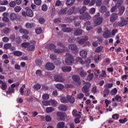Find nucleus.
<instances>
[{
	"mask_svg": "<svg viewBox=\"0 0 128 128\" xmlns=\"http://www.w3.org/2000/svg\"><path fill=\"white\" fill-rule=\"evenodd\" d=\"M76 8L74 7L70 8L68 11V14H73V12H74Z\"/></svg>",
	"mask_w": 128,
	"mask_h": 128,
	"instance_id": "nucleus-44",
	"label": "nucleus"
},
{
	"mask_svg": "<svg viewBox=\"0 0 128 128\" xmlns=\"http://www.w3.org/2000/svg\"><path fill=\"white\" fill-rule=\"evenodd\" d=\"M100 13H98L95 16H94V22L96 24V26H100L104 22V19L102 18L100 16Z\"/></svg>",
	"mask_w": 128,
	"mask_h": 128,
	"instance_id": "nucleus-3",
	"label": "nucleus"
},
{
	"mask_svg": "<svg viewBox=\"0 0 128 128\" xmlns=\"http://www.w3.org/2000/svg\"><path fill=\"white\" fill-rule=\"evenodd\" d=\"M56 88L58 90H62L64 88V86L62 84H58L56 85Z\"/></svg>",
	"mask_w": 128,
	"mask_h": 128,
	"instance_id": "nucleus-38",
	"label": "nucleus"
},
{
	"mask_svg": "<svg viewBox=\"0 0 128 128\" xmlns=\"http://www.w3.org/2000/svg\"><path fill=\"white\" fill-rule=\"evenodd\" d=\"M60 102L63 104H68V96H66V98L62 97L60 98Z\"/></svg>",
	"mask_w": 128,
	"mask_h": 128,
	"instance_id": "nucleus-30",
	"label": "nucleus"
},
{
	"mask_svg": "<svg viewBox=\"0 0 128 128\" xmlns=\"http://www.w3.org/2000/svg\"><path fill=\"white\" fill-rule=\"evenodd\" d=\"M78 71L80 72V76H82V78H84L86 76V72H84V70H82V68H80L78 70Z\"/></svg>",
	"mask_w": 128,
	"mask_h": 128,
	"instance_id": "nucleus-25",
	"label": "nucleus"
},
{
	"mask_svg": "<svg viewBox=\"0 0 128 128\" xmlns=\"http://www.w3.org/2000/svg\"><path fill=\"white\" fill-rule=\"evenodd\" d=\"M0 4H1V6H8V1L6 0L1 1Z\"/></svg>",
	"mask_w": 128,
	"mask_h": 128,
	"instance_id": "nucleus-51",
	"label": "nucleus"
},
{
	"mask_svg": "<svg viewBox=\"0 0 128 128\" xmlns=\"http://www.w3.org/2000/svg\"><path fill=\"white\" fill-rule=\"evenodd\" d=\"M54 78L56 82H64V78L62 76L55 75L54 76Z\"/></svg>",
	"mask_w": 128,
	"mask_h": 128,
	"instance_id": "nucleus-7",
	"label": "nucleus"
},
{
	"mask_svg": "<svg viewBox=\"0 0 128 128\" xmlns=\"http://www.w3.org/2000/svg\"><path fill=\"white\" fill-rule=\"evenodd\" d=\"M88 40V37L87 36H85L84 38L80 40V38H76V42L79 44H84L86 40Z\"/></svg>",
	"mask_w": 128,
	"mask_h": 128,
	"instance_id": "nucleus-8",
	"label": "nucleus"
},
{
	"mask_svg": "<svg viewBox=\"0 0 128 128\" xmlns=\"http://www.w3.org/2000/svg\"><path fill=\"white\" fill-rule=\"evenodd\" d=\"M116 92H118V90L116 89V88H114L111 91V94L112 96H114V94H116Z\"/></svg>",
	"mask_w": 128,
	"mask_h": 128,
	"instance_id": "nucleus-57",
	"label": "nucleus"
},
{
	"mask_svg": "<svg viewBox=\"0 0 128 128\" xmlns=\"http://www.w3.org/2000/svg\"><path fill=\"white\" fill-rule=\"evenodd\" d=\"M14 10L16 12H20L22 10V8L18 6H16L14 8Z\"/></svg>",
	"mask_w": 128,
	"mask_h": 128,
	"instance_id": "nucleus-46",
	"label": "nucleus"
},
{
	"mask_svg": "<svg viewBox=\"0 0 128 128\" xmlns=\"http://www.w3.org/2000/svg\"><path fill=\"white\" fill-rule=\"evenodd\" d=\"M80 54L82 58H86V56H88V52L84 50H82L80 52Z\"/></svg>",
	"mask_w": 128,
	"mask_h": 128,
	"instance_id": "nucleus-22",
	"label": "nucleus"
},
{
	"mask_svg": "<svg viewBox=\"0 0 128 128\" xmlns=\"http://www.w3.org/2000/svg\"><path fill=\"white\" fill-rule=\"evenodd\" d=\"M29 44L30 43L28 42H23L22 44V48H28V46Z\"/></svg>",
	"mask_w": 128,
	"mask_h": 128,
	"instance_id": "nucleus-63",
	"label": "nucleus"
},
{
	"mask_svg": "<svg viewBox=\"0 0 128 128\" xmlns=\"http://www.w3.org/2000/svg\"><path fill=\"white\" fill-rule=\"evenodd\" d=\"M42 10L43 12H46L48 10V5L46 4H44L41 7Z\"/></svg>",
	"mask_w": 128,
	"mask_h": 128,
	"instance_id": "nucleus-39",
	"label": "nucleus"
},
{
	"mask_svg": "<svg viewBox=\"0 0 128 128\" xmlns=\"http://www.w3.org/2000/svg\"><path fill=\"white\" fill-rule=\"evenodd\" d=\"M91 92L92 94H96V92H98V88H96V86H93L91 89Z\"/></svg>",
	"mask_w": 128,
	"mask_h": 128,
	"instance_id": "nucleus-47",
	"label": "nucleus"
},
{
	"mask_svg": "<svg viewBox=\"0 0 128 128\" xmlns=\"http://www.w3.org/2000/svg\"><path fill=\"white\" fill-rule=\"evenodd\" d=\"M68 47L71 50H78V46L76 44H70L69 45Z\"/></svg>",
	"mask_w": 128,
	"mask_h": 128,
	"instance_id": "nucleus-23",
	"label": "nucleus"
},
{
	"mask_svg": "<svg viewBox=\"0 0 128 128\" xmlns=\"http://www.w3.org/2000/svg\"><path fill=\"white\" fill-rule=\"evenodd\" d=\"M115 100L116 102H121L122 101V96L119 95H116L115 96Z\"/></svg>",
	"mask_w": 128,
	"mask_h": 128,
	"instance_id": "nucleus-58",
	"label": "nucleus"
},
{
	"mask_svg": "<svg viewBox=\"0 0 128 128\" xmlns=\"http://www.w3.org/2000/svg\"><path fill=\"white\" fill-rule=\"evenodd\" d=\"M86 104L88 106V108H94V104L90 102V100H88L86 101Z\"/></svg>",
	"mask_w": 128,
	"mask_h": 128,
	"instance_id": "nucleus-28",
	"label": "nucleus"
},
{
	"mask_svg": "<svg viewBox=\"0 0 128 128\" xmlns=\"http://www.w3.org/2000/svg\"><path fill=\"white\" fill-rule=\"evenodd\" d=\"M110 58H107L104 60L101 64V66H108V64H110Z\"/></svg>",
	"mask_w": 128,
	"mask_h": 128,
	"instance_id": "nucleus-17",
	"label": "nucleus"
},
{
	"mask_svg": "<svg viewBox=\"0 0 128 128\" xmlns=\"http://www.w3.org/2000/svg\"><path fill=\"white\" fill-rule=\"evenodd\" d=\"M112 36V34H110V31L107 30L106 32H104L103 34V37L104 38H109Z\"/></svg>",
	"mask_w": 128,
	"mask_h": 128,
	"instance_id": "nucleus-15",
	"label": "nucleus"
},
{
	"mask_svg": "<svg viewBox=\"0 0 128 128\" xmlns=\"http://www.w3.org/2000/svg\"><path fill=\"white\" fill-rule=\"evenodd\" d=\"M42 98L44 100H48V98H50V95L48 94H44Z\"/></svg>",
	"mask_w": 128,
	"mask_h": 128,
	"instance_id": "nucleus-55",
	"label": "nucleus"
},
{
	"mask_svg": "<svg viewBox=\"0 0 128 128\" xmlns=\"http://www.w3.org/2000/svg\"><path fill=\"white\" fill-rule=\"evenodd\" d=\"M120 20H122L121 22H115V24H116L118 26H124L128 24V21L126 20H124V18L122 17Z\"/></svg>",
	"mask_w": 128,
	"mask_h": 128,
	"instance_id": "nucleus-5",
	"label": "nucleus"
},
{
	"mask_svg": "<svg viewBox=\"0 0 128 128\" xmlns=\"http://www.w3.org/2000/svg\"><path fill=\"white\" fill-rule=\"evenodd\" d=\"M66 58L65 60V63L66 66H72L74 62V56L69 53L66 54Z\"/></svg>",
	"mask_w": 128,
	"mask_h": 128,
	"instance_id": "nucleus-1",
	"label": "nucleus"
},
{
	"mask_svg": "<svg viewBox=\"0 0 128 128\" xmlns=\"http://www.w3.org/2000/svg\"><path fill=\"white\" fill-rule=\"evenodd\" d=\"M42 28H37L36 30V34H42Z\"/></svg>",
	"mask_w": 128,
	"mask_h": 128,
	"instance_id": "nucleus-61",
	"label": "nucleus"
},
{
	"mask_svg": "<svg viewBox=\"0 0 128 128\" xmlns=\"http://www.w3.org/2000/svg\"><path fill=\"white\" fill-rule=\"evenodd\" d=\"M118 118H120V114H114L112 116V118L114 120H118Z\"/></svg>",
	"mask_w": 128,
	"mask_h": 128,
	"instance_id": "nucleus-60",
	"label": "nucleus"
},
{
	"mask_svg": "<svg viewBox=\"0 0 128 128\" xmlns=\"http://www.w3.org/2000/svg\"><path fill=\"white\" fill-rule=\"evenodd\" d=\"M9 6L10 8H14L16 6V2L14 1H11L9 3Z\"/></svg>",
	"mask_w": 128,
	"mask_h": 128,
	"instance_id": "nucleus-59",
	"label": "nucleus"
},
{
	"mask_svg": "<svg viewBox=\"0 0 128 128\" xmlns=\"http://www.w3.org/2000/svg\"><path fill=\"white\" fill-rule=\"evenodd\" d=\"M26 10L23 11L22 12V14L24 16H29V18H32L34 16V12L32 10L30 9L29 8H26Z\"/></svg>",
	"mask_w": 128,
	"mask_h": 128,
	"instance_id": "nucleus-4",
	"label": "nucleus"
},
{
	"mask_svg": "<svg viewBox=\"0 0 128 128\" xmlns=\"http://www.w3.org/2000/svg\"><path fill=\"white\" fill-rule=\"evenodd\" d=\"M42 104L43 106H50V100L42 101Z\"/></svg>",
	"mask_w": 128,
	"mask_h": 128,
	"instance_id": "nucleus-36",
	"label": "nucleus"
},
{
	"mask_svg": "<svg viewBox=\"0 0 128 128\" xmlns=\"http://www.w3.org/2000/svg\"><path fill=\"white\" fill-rule=\"evenodd\" d=\"M124 6H121L119 8V10H118V14L119 16H122L124 12Z\"/></svg>",
	"mask_w": 128,
	"mask_h": 128,
	"instance_id": "nucleus-32",
	"label": "nucleus"
},
{
	"mask_svg": "<svg viewBox=\"0 0 128 128\" xmlns=\"http://www.w3.org/2000/svg\"><path fill=\"white\" fill-rule=\"evenodd\" d=\"M13 54H14V56H20L22 54V52L20 51H14L13 52Z\"/></svg>",
	"mask_w": 128,
	"mask_h": 128,
	"instance_id": "nucleus-35",
	"label": "nucleus"
},
{
	"mask_svg": "<svg viewBox=\"0 0 128 128\" xmlns=\"http://www.w3.org/2000/svg\"><path fill=\"white\" fill-rule=\"evenodd\" d=\"M19 32L20 34H28V30L22 28V26L19 25Z\"/></svg>",
	"mask_w": 128,
	"mask_h": 128,
	"instance_id": "nucleus-12",
	"label": "nucleus"
},
{
	"mask_svg": "<svg viewBox=\"0 0 128 128\" xmlns=\"http://www.w3.org/2000/svg\"><path fill=\"white\" fill-rule=\"evenodd\" d=\"M64 52V49H55L54 50V52L56 54H62V52Z\"/></svg>",
	"mask_w": 128,
	"mask_h": 128,
	"instance_id": "nucleus-37",
	"label": "nucleus"
},
{
	"mask_svg": "<svg viewBox=\"0 0 128 128\" xmlns=\"http://www.w3.org/2000/svg\"><path fill=\"white\" fill-rule=\"evenodd\" d=\"M118 14L114 13L111 14L110 20L112 22H114V20H116L118 19Z\"/></svg>",
	"mask_w": 128,
	"mask_h": 128,
	"instance_id": "nucleus-14",
	"label": "nucleus"
},
{
	"mask_svg": "<svg viewBox=\"0 0 128 128\" xmlns=\"http://www.w3.org/2000/svg\"><path fill=\"white\" fill-rule=\"evenodd\" d=\"M2 40L4 42H8L10 40V38L6 36H4L2 38Z\"/></svg>",
	"mask_w": 128,
	"mask_h": 128,
	"instance_id": "nucleus-64",
	"label": "nucleus"
},
{
	"mask_svg": "<svg viewBox=\"0 0 128 128\" xmlns=\"http://www.w3.org/2000/svg\"><path fill=\"white\" fill-rule=\"evenodd\" d=\"M55 109L52 107H48L46 108V112L48 114H50V112H54Z\"/></svg>",
	"mask_w": 128,
	"mask_h": 128,
	"instance_id": "nucleus-31",
	"label": "nucleus"
},
{
	"mask_svg": "<svg viewBox=\"0 0 128 128\" xmlns=\"http://www.w3.org/2000/svg\"><path fill=\"white\" fill-rule=\"evenodd\" d=\"M62 70L64 72H72V67L70 66H64L62 68Z\"/></svg>",
	"mask_w": 128,
	"mask_h": 128,
	"instance_id": "nucleus-13",
	"label": "nucleus"
},
{
	"mask_svg": "<svg viewBox=\"0 0 128 128\" xmlns=\"http://www.w3.org/2000/svg\"><path fill=\"white\" fill-rule=\"evenodd\" d=\"M3 32L6 34H10V30L8 28H5L3 30Z\"/></svg>",
	"mask_w": 128,
	"mask_h": 128,
	"instance_id": "nucleus-45",
	"label": "nucleus"
},
{
	"mask_svg": "<svg viewBox=\"0 0 128 128\" xmlns=\"http://www.w3.org/2000/svg\"><path fill=\"white\" fill-rule=\"evenodd\" d=\"M75 1L76 0H67L66 2V6H72Z\"/></svg>",
	"mask_w": 128,
	"mask_h": 128,
	"instance_id": "nucleus-41",
	"label": "nucleus"
},
{
	"mask_svg": "<svg viewBox=\"0 0 128 128\" xmlns=\"http://www.w3.org/2000/svg\"><path fill=\"white\" fill-rule=\"evenodd\" d=\"M68 108H66V105H60V106H59L58 107V110H66V109Z\"/></svg>",
	"mask_w": 128,
	"mask_h": 128,
	"instance_id": "nucleus-34",
	"label": "nucleus"
},
{
	"mask_svg": "<svg viewBox=\"0 0 128 128\" xmlns=\"http://www.w3.org/2000/svg\"><path fill=\"white\" fill-rule=\"evenodd\" d=\"M57 128H68V126H64V122H59L57 124Z\"/></svg>",
	"mask_w": 128,
	"mask_h": 128,
	"instance_id": "nucleus-19",
	"label": "nucleus"
},
{
	"mask_svg": "<svg viewBox=\"0 0 128 128\" xmlns=\"http://www.w3.org/2000/svg\"><path fill=\"white\" fill-rule=\"evenodd\" d=\"M41 88H42V86L40 84H36L34 86V90H40Z\"/></svg>",
	"mask_w": 128,
	"mask_h": 128,
	"instance_id": "nucleus-52",
	"label": "nucleus"
},
{
	"mask_svg": "<svg viewBox=\"0 0 128 128\" xmlns=\"http://www.w3.org/2000/svg\"><path fill=\"white\" fill-rule=\"evenodd\" d=\"M72 79L74 82H80V76L78 75H74L72 76Z\"/></svg>",
	"mask_w": 128,
	"mask_h": 128,
	"instance_id": "nucleus-33",
	"label": "nucleus"
},
{
	"mask_svg": "<svg viewBox=\"0 0 128 128\" xmlns=\"http://www.w3.org/2000/svg\"><path fill=\"white\" fill-rule=\"evenodd\" d=\"M54 65L50 62L47 63L46 66V68L48 70H54Z\"/></svg>",
	"mask_w": 128,
	"mask_h": 128,
	"instance_id": "nucleus-9",
	"label": "nucleus"
},
{
	"mask_svg": "<svg viewBox=\"0 0 128 128\" xmlns=\"http://www.w3.org/2000/svg\"><path fill=\"white\" fill-rule=\"evenodd\" d=\"M80 20H90L92 18V16H90V14H88V13L86 12L84 13V14L80 16Z\"/></svg>",
	"mask_w": 128,
	"mask_h": 128,
	"instance_id": "nucleus-6",
	"label": "nucleus"
},
{
	"mask_svg": "<svg viewBox=\"0 0 128 128\" xmlns=\"http://www.w3.org/2000/svg\"><path fill=\"white\" fill-rule=\"evenodd\" d=\"M36 48V46L32 44H30V43H29V45H28L27 50H28L32 51L34 50Z\"/></svg>",
	"mask_w": 128,
	"mask_h": 128,
	"instance_id": "nucleus-26",
	"label": "nucleus"
},
{
	"mask_svg": "<svg viewBox=\"0 0 128 128\" xmlns=\"http://www.w3.org/2000/svg\"><path fill=\"white\" fill-rule=\"evenodd\" d=\"M122 4V1H120H120H118L117 4H116V6H112L111 8L110 12H114V10H116V8H118V6H120Z\"/></svg>",
	"mask_w": 128,
	"mask_h": 128,
	"instance_id": "nucleus-11",
	"label": "nucleus"
},
{
	"mask_svg": "<svg viewBox=\"0 0 128 128\" xmlns=\"http://www.w3.org/2000/svg\"><path fill=\"white\" fill-rule=\"evenodd\" d=\"M76 60L77 62H80V64H86L87 66L88 64H90V63H87L86 62L84 63V62H82V58L80 57H77Z\"/></svg>",
	"mask_w": 128,
	"mask_h": 128,
	"instance_id": "nucleus-20",
	"label": "nucleus"
},
{
	"mask_svg": "<svg viewBox=\"0 0 128 128\" xmlns=\"http://www.w3.org/2000/svg\"><path fill=\"white\" fill-rule=\"evenodd\" d=\"M8 88V84L4 82L2 84V90H4Z\"/></svg>",
	"mask_w": 128,
	"mask_h": 128,
	"instance_id": "nucleus-50",
	"label": "nucleus"
},
{
	"mask_svg": "<svg viewBox=\"0 0 128 128\" xmlns=\"http://www.w3.org/2000/svg\"><path fill=\"white\" fill-rule=\"evenodd\" d=\"M82 34V30H76L74 32V34L75 36H80Z\"/></svg>",
	"mask_w": 128,
	"mask_h": 128,
	"instance_id": "nucleus-40",
	"label": "nucleus"
},
{
	"mask_svg": "<svg viewBox=\"0 0 128 128\" xmlns=\"http://www.w3.org/2000/svg\"><path fill=\"white\" fill-rule=\"evenodd\" d=\"M100 76H101L102 78H106V70H102Z\"/></svg>",
	"mask_w": 128,
	"mask_h": 128,
	"instance_id": "nucleus-54",
	"label": "nucleus"
},
{
	"mask_svg": "<svg viewBox=\"0 0 128 128\" xmlns=\"http://www.w3.org/2000/svg\"><path fill=\"white\" fill-rule=\"evenodd\" d=\"M67 98L68 100V102H70V104H74V98L72 96H67Z\"/></svg>",
	"mask_w": 128,
	"mask_h": 128,
	"instance_id": "nucleus-27",
	"label": "nucleus"
},
{
	"mask_svg": "<svg viewBox=\"0 0 128 128\" xmlns=\"http://www.w3.org/2000/svg\"><path fill=\"white\" fill-rule=\"evenodd\" d=\"M80 112H78L76 110H74L72 114L74 116H76V118H80Z\"/></svg>",
	"mask_w": 128,
	"mask_h": 128,
	"instance_id": "nucleus-24",
	"label": "nucleus"
},
{
	"mask_svg": "<svg viewBox=\"0 0 128 128\" xmlns=\"http://www.w3.org/2000/svg\"><path fill=\"white\" fill-rule=\"evenodd\" d=\"M26 88V84H23L22 86L20 88V92L22 96H24V90Z\"/></svg>",
	"mask_w": 128,
	"mask_h": 128,
	"instance_id": "nucleus-48",
	"label": "nucleus"
},
{
	"mask_svg": "<svg viewBox=\"0 0 128 128\" xmlns=\"http://www.w3.org/2000/svg\"><path fill=\"white\" fill-rule=\"evenodd\" d=\"M90 83L88 82H86L84 84V86L82 88V92L84 94H85L86 96H90Z\"/></svg>",
	"mask_w": 128,
	"mask_h": 128,
	"instance_id": "nucleus-2",
	"label": "nucleus"
},
{
	"mask_svg": "<svg viewBox=\"0 0 128 128\" xmlns=\"http://www.w3.org/2000/svg\"><path fill=\"white\" fill-rule=\"evenodd\" d=\"M62 28V30L64 32H72V29L71 28H66V24H62L61 25Z\"/></svg>",
	"mask_w": 128,
	"mask_h": 128,
	"instance_id": "nucleus-10",
	"label": "nucleus"
},
{
	"mask_svg": "<svg viewBox=\"0 0 128 128\" xmlns=\"http://www.w3.org/2000/svg\"><path fill=\"white\" fill-rule=\"evenodd\" d=\"M10 18L11 20H16L18 18V16L15 13H11L10 15Z\"/></svg>",
	"mask_w": 128,
	"mask_h": 128,
	"instance_id": "nucleus-21",
	"label": "nucleus"
},
{
	"mask_svg": "<svg viewBox=\"0 0 128 128\" xmlns=\"http://www.w3.org/2000/svg\"><path fill=\"white\" fill-rule=\"evenodd\" d=\"M4 50H10L12 48V44H6L4 45Z\"/></svg>",
	"mask_w": 128,
	"mask_h": 128,
	"instance_id": "nucleus-43",
	"label": "nucleus"
},
{
	"mask_svg": "<svg viewBox=\"0 0 128 128\" xmlns=\"http://www.w3.org/2000/svg\"><path fill=\"white\" fill-rule=\"evenodd\" d=\"M50 104L52 106H56V105L58 104V102L55 100H50Z\"/></svg>",
	"mask_w": 128,
	"mask_h": 128,
	"instance_id": "nucleus-42",
	"label": "nucleus"
},
{
	"mask_svg": "<svg viewBox=\"0 0 128 128\" xmlns=\"http://www.w3.org/2000/svg\"><path fill=\"white\" fill-rule=\"evenodd\" d=\"M104 86L105 88H112V84H106Z\"/></svg>",
	"mask_w": 128,
	"mask_h": 128,
	"instance_id": "nucleus-62",
	"label": "nucleus"
},
{
	"mask_svg": "<svg viewBox=\"0 0 128 128\" xmlns=\"http://www.w3.org/2000/svg\"><path fill=\"white\" fill-rule=\"evenodd\" d=\"M42 0H34V4L36 6H40L42 4Z\"/></svg>",
	"mask_w": 128,
	"mask_h": 128,
	"instance_id": "nucleus-53",
	"label": "nucleus"
},
{
	"mask_svg": "<svg viewBox=\"0 0 128 128\" xmlns=\"http://www.w3.org/2000/svg\"><path fill=\"white\" fill-rule=\"evenodd\" d=\"M25 26H26V28L30 30V28H33L36 26V24L34 23L27 22Z\"/></svg>",
	"mask_w": 128,
	"mask_h": 128,
	"instance_id": "nucleus-18",
	"label": "nucleus"
},
{
	"mask_svg": "<svg viewBox=\"0 0 128 128\" xmlns=\"http://www.w3.org/2000/svg\"><path fill=\"white\" fill-rule=\"evenodd\" d=\"M94 60L96 64H98V62L102 61V56L100 55H95L94 56Z\"/></svg>",
	"mask_w": 128,
	"mask_h": 128,
	"instance_id": "nucleus-16",
	"label": "nucleus"
},
{
	"mask_svg": "<svg viewBox=\"0 0 128 128\" xmlns=\"http://www.w3.org/2000/svg\"><path fill=\"white\" fill-rule=\"evenodd\" d=\"M102 48H104L102 46H100L96 49L95 52H100L102 50Z\"/></svg>",
	"mask_w": 128,
	"mask_h": 128,
	"instance_id": "nucleus-49",
	"label": "nucleus"
},
{
	"mask_svg": "<svg viewBox=\"0 0 128 128\" xmlns=\"http://www.w3.org/2000/svg\"><path fill=\"white\" fill-rule=\"evenodd\" d=\"M46 48L48 50H54V48H56V46L54 44H48L46 46Z\"/></svg>",
	"mask_w": 128,
	"mask_h": 128,
	"instance_id": "nucleus-29",
	"label": "nucleus"
},
{
	"mask_svg": "<svg viewBox=\"0 0 128 128\" xmlns=\"http://www.w3.org/2000/svg\"><path fill=\"white\" fill-rule=\"evenodd\" d=\"M86 10V7L85 6H84L83 7H82L81 9H80L79 12L80 14H84V12Z\"/></svg>",
	"mask_w": 128,
	"mask_h": 128,
	"instance_id": "nucleus-56",
	"label": "nucleus"
}]
</instances>
